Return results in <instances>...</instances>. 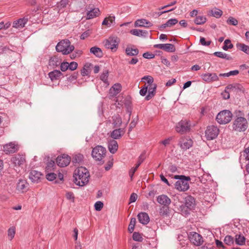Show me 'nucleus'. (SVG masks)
Returning <instances> with one entry per match:
<instances>
[{
	"label": "nucleus",
	"mask_w": 249,
	"mask_h": 249,
	"mask_svg": "<svg viewBox=\"0 0 249 249\" xmlns=\"http://www.w3.org/2000/svg\"><path fill=\"white\" fill-rule=\"evenodd\" d=\"M74 182L79 186H83L89 181V173L85 167L83 166L77 168L73 174Z\"/></svg>",
	"instance_id": "1"
},
{
	"label": "nucleus",
	"mask_w": 249,
	"mask_h": 249,
	"mask_svg": "<svg viewBox=\"0 0 249 249\" xmlns=\"http://www.w3.org/2000/svg\"><path fill=\"white\" fill-rule=\"evenodd\" d=\"M174 178L178 179L175 183V188L179 191L185 192L189 188L188 181L190 180L189 177L183 175H176Z\"/></svg>",
	"instance_id": "2"
},
{
	"label": "nucleus",
	"mask_w": 249,
	"mask_h": 249,
	"mask_svg": "<svg viewBox=\"0 0 249 249\" xmlns=\"http://www.w3.org/2000/svg\"><path fill=\"white\" fill-rule=\"evenodd\" d=\"M106 149L101 145H97L93 148L91 156L93 159L97 161H99L100 164H103L104 160L103 159L106 155Z\"/></svg>",
	"instance_id": "3"
},
{
	"label": "nucleus",
	"mask_w": 249,
	"mask_h": 249,
	"mask_svg": "<svg viewBox=\"0 0 249 249\" xmlns=\"http://www.w3.org/2000/svg\"><path fill=\"white\" fill-rule=\"evenodd\" d=\"M55 49L58 52H61L63 54H68L74 50V47L71 45V42L68 39H65L58 42Z\"/></svg>",
	"instance_id": "4"
},
{
	"label": "nucleus",
	"mask_w": 249,
	"mask_h": 249,
	"mask_svg": "<svg viewBox=\"0 0 249 249\" xmlns=\"http://www.w3.org/2000/svg\"><path fill=\"white\" fill-rule=\"evenodd\" d=\"M248 127V123L245 117H239L236 118L233 123L232 127L234 130L243 132Z\"/></svg>",
	"instance_id": "5"
},
{
	"label": "nucleus",
	"mask_w": 249,
	"mask_h": 249,
	"mask_svg": "<svg viewBox=\"0 0 249 249\" xmlns=\"http://www.w3.org/2000/svg\"><path fill=\"white\" fill-rule=\"evenodd\" d=\"M233 116L232 113L229 110H224L217 115L216 120L220 124H226L229 123Z\"/></svg>",
	"instance_id": "6"
},
{
	"label": "nucleus",
	"mask_w": 249,
	"mask_h": 249,
	"mask_svg": "<svg viewBox=\"0 0 249 249\" xmlns=\"http://www.w3.org/2000/svg\"><path fill=\"white\" fill-rule=\"evenodd\" d=\"M219 129L214 125L207 126L205 130V137L208 140L215 139L219 134Z\"/></svg>",
	"instance_id": "7"
},
{
	"label": "nucleus",
	"mask_w": 249,
	"mask_h": 249,
	"mask_svg": "<svg viewBox=\"0 0 249 249\" xmlns=\"http://www.w3.org/2000/svg\"><path fill=\"white\" fill-rule=\"evenodd\" d=\"M190 122L186 120H182L177 124L176 131L179 133L183 134L189 131L190 129Z\"/></svg>",
	"instance_id": "8"
},
{
	"label": "nucleus",
	"mask_w": 249,
	"mask_h": 249,
	"mask_svg": "<svg viewBox=\"0 0 249 249\" xmlns=\"http://www.w3.org/2000/svg\"><path fill=\"white\" fill-rule=\"evenodd\" d=\"M242 86L237 83L231 84L227 86L223 92L221 93V95L223 99H228L230 98V90H241L242 89Z\"/></svg>",
	"instance_id": "9"
},
{
	"label": "nucleus",
	"mask_w": 249,
	"mask_h": 249,
	"mask_svg": "<svg viewBox=\"0 0 249 249\" xmlns=\"http://www.w3.org/2000/svg\"><path fill=\"white\" fill-rule=\"evenodd\" d=\"M119 39L116 36L110 37L106 40L105 46L107 49H110L112 51H116L118 46Z\"/></svg>",
	"instance_id": "10"
},
{
	"label": "nucleus",
	"mask_w": 249,
	"mask_h": 249,
	"mask_svg": "<svg viewBox=\"0 0 249 249\" xmlns=\"http://www.w3.org/2000/svg\"><path fill=\"white\" fill-rule=\"evenodd\" d=\"M189 238L191 242L196 246H200L203 242L201 235L196 232H190Z\"/></svg>",
	"instance_id": "11"
},
{
	"label": "nucleus",
	"mask_w": 249,
	"mask_h": 249,
	"mask_svg": "<svg viewBox=\"0 0 249 249\" xmlns=\"http://www.w3.org/2000/svg\"><path fill=\"white\" fill-rule=\"evenodd\" d=\"M71 160V158L69 156L63 154L57 157L56 163L59 166L65 167L70 164Z\"/></svg>",
	"instance_id": "12"
},
{
	"label": "nucleus",
	"mask_w": 249,
	"mask_h": 249,
	"mask_svg": "<svg viewBox=\"0 0 249 249\" xmlns=\"http://www.w3.org/2000/svg\"><path fill=\"white\" fill-rule=\"evenodd\" d=\"M178 145L182 150H186L192 146L193 141L190 139L182 137L179 140Z\"/></svg>",
	"instance_id": "13"
},
{
	"label": "nucleus",
	"mask_w": 249,
	"mask_h": 249,
	"mask_svg": "<svg viewBox=\"0 0 249 249\" xmlns=\"http://www.w3.org/2000/svg\"><path fill=\"white\" fill-rule=\"evenodd\" d=\"M155 48L160 49L167 52L173 53L176 50L174 45L172 44H158L154 45Z\"/></svg>",
	"instance_id": "14"
},
{
	"label": "nucleus",
	"mask_w": 249,
	"mask_h": 249,
	"mask_svg": "<svg viewBox=\"0 0 249 249\" xmlns=\"http://www.w3.org/2000/svg\"><path fill=\"white\" fill-rule=\"evenodd\" d=\"M239 73V71L238 70H234L232 71H230L227 73H220L218 76L215 73H208L205 75V76H208L210 78H218V76L220 77H229L230 76H235Z\"/></svg>",
	"instance_id": "15"
},
{
	"label": "nucleus",
	"mask_w": 249,
	"mask_h": 249,
	"mask_svg": "<svg viewBox=\"0 0 249 249\" xmlns=\"http://www.w3.org/2000/svg\"><path fill=\"white\" fill-rule=\"evenodd\" d=\"M11 161L15 166H20L25 161V156L20 154L15 155L11 159Z\"/></svg>",
	"instance_id": "16"
},
{
	"label": "nucleus",
	"mask_w": 249,
	"mask_h": 249,
	"mask_svg": "<svg viewBox=\"0 0 249 249\" xmlns=\"http://www.w3.org/2000/svg\"><path fill=\"white\" fill-rule=\"evenodd\" d=\"M18 150V146L14 143L10 142L3 146V151L6 154L14 153Z\"/></svg>",
	"instance_id": "17"
},
{
	"label": "nucleus",
	"mask_w": 249,
	"mask_h": 249,
	"mask_svg": "<svg viewBox=\"0 0 249 249\" xmlns=\"http://www.w3.org/2000/svg\"><path fill=\"white\" fill-rule=\"evenodd\" d=\"M125 133L124 128H118L113 130L110 134V137L113 139L121 138Z\"/></svg>",
	"instance_id": "18"
},
{
	"label": "nucleus",
	"mask_w": 249,
	"mask_h": 249,
	"mask_svg": "<svg viewBox=\"0 0 249 249\" xmlns=\"http://www.w3.org/2000/svg\"><path fill=\"white\" fill-rule=\"evenodd\" d=\"M146 87H147L148 94L145 97V100L148 101L155 95L157 85L154 84L149 86H146Z\"/></svg>",
	"instance_id": "19"
},
{
	"label": "nucleus",
	"mask_w": 249,
	"mask_h": 249,
	"mask_svg": "<svg viewBox=\"0 0 249 249\" xmlns=\"http://www.w3.org/2000/svg\"><path fill=\"white\" fill-rule=\"evenodd\" d=\"M157 201L163 206H168L170 204L171 199L165 195H161L158 196Z\"/></svg>",
	"instance_id": "20"
},
{
	"label": "nucleus",
	"mask_w": 249,
	"mask_h": 249,
	"mask_svg": "<svg viewBox=\"0 0 249 249\" xmlns=\"http://www.w3.org/2000/svg\"><path fill=\"white\" fill-rule=\"evenodd\" d=\"M185 205L190 210L193 209L195 207V199L191 196H187L185 198Z\"/></svg>",
	"instance_id": "21"
},
{
	"label": "nucleus",
	"mask_w": 249,
	"mask_h": 249,
	"mask_svg": "<svg viewBox=\"0 0 249 249\" xmlns=\"http://www.w3.org/2000/svg\"><path fill=\"white\" fill-rule=\"evenodd\" d=\"M108 148L111 153H115L118 148V144L117 141L113 139L109 140L108 141Z\"/></svg>",
	"instance_id": "22"
},
{
	"label": "nucleus",
	"mask_w": 249,
	"mask_h": 249,
	"mask_svg": "<svg viewBox=\"0 0 249 249\" xmlns=\"http://www.w3.org/2000/svg\"><path fill=\"white\" fill-rule=\"evenodd\" d=\"M145 159L144 155H141L138 159V160L137 161V163L136 165V166L135 167H133L131 168L129 172V176L130 178H133V176L135 173V172L136 171L138 167L140 166V165L142 164V163L144 161Z\"/></svg>",
	"instance_id": "23"
},
{
	"label": "nucleus",
	"mask_w": 249,
	"mask_h": 249,
	"mask_svg": "<svg viewBox=\"0 0 249 249\" xmlns=\"http://www.w3.org/2000/svg\"><path fill=\"white\" fill-rule=\"evenodd\" d=\"M93 65L90 63H86L82 69L81 73L82 76H88L92 70Z\"/></svg>",
	"instance_id": "24"
},
{
	"label": "nucleus",
	"mask_w": 249,
	"mask_h": 249,
	"mask_svg": "<svg viewBox=\"0 0 249 249\" xmlns=\"http://www.w3.org/2000/svg\"><path fill=\"white\" fill-rule=\"evenodd\" d=\"M138 218L140 223L143 225H146L149 222L148 214L145 212H141L138 214Z\"/></svg>",
	"instance_id": "25"
},
{
	"label": "nucleus",
	"mask_w": 249,
	"mask_h": 249,
	"mask_svg": "<svg viewBox=\"0 0 249 249\" xmlns=\"http://www.w3.org/2000/svg\"><path fill=\"white\" fill-rule=\"evenodd\" d=\"M28 21V18H23L15 21L13 23V27L15 28H22L24 27Z\"/></svg>",
	"instance_id": "26"
},
{
	"label": "nucleus",
	"mask_w": 249,
	"mask_h": 249,
	"mask_svg": "<svg viewBox=\"0 0 249 249\" xmlns=\"http://www.w3.org/2000/svg\"><path fill=\"white\" fill-rule=\"evenodd\" d=\"M152 23L145 19L137 20L134 23L135 27H150L152 26Z\"/></svg>",
	"instance_id": "27"
},
{
	"label": "nucleus",
	"mask_w": 249,
	"mask_h": 249,
	"mask_svg": "<svg viewBox=\"0 0 249 249\" xmlns=\"http://www.w3.org/2000/svg\"><path fill=\"white\" fill-rule=\"evenodd\" d=\"M121 89V85L119 83H116L110 89L109 93L112 96H114L120 92Z\"/></svg>",
	"instance_id": "28"
},
{
	"label": "nucleus",
	"mask_w": 249,
	"mask_h": 249,
	"mask_svg": "<svg viewBox=\"0 0 249 249\" xmlns=\"http://www.w3.org/2000/svg\"><path fill=\"white\" fill-rule=\"evenodd\" d=\"M62 60L57 56L51 57L49 61V65L53 67H56L61 63Z\"/></svg>",
	"instance_id": "29"
},
{
	"label": "nucleus",
	"mask_w": 249,
	"mask_h": 249,
	"mask_svg": "<svg viewBox=\"0 0 249 249\" xmlns=\"http://www.w3.org/2000/svg\"><path fill=\"white\" fill-rule=\"evenodd\" d=\"M41 174L40 172L36 170H32L29 174V178L32 182H37L40 179Z\"/></svg>",
	"instance_id": "30"
},
{
	"label": "nucleus",
	"mask_w": 249,
	"mask_h": 249,
	"mask_svg": "<svg viewBox=\"0 0 249 249\" xmlns=\"http://www.w3.org/2000/svg\"><path fill=\"white\" fill-rule=\"evenodd\" d=\"M130 32L132 35L137 36L146 37L148 35V33L147 31L140 29H132Z\"/></svg>",
	"instance_id": "31"
},
{
	"label": "nucleus",
	"mask_w": 249,
	"mask_h": 249,
	"mask_svg": "<svg viewBox=\"0 0 249 249\" xmlns=\"http://www.w3.org/2000/svg\"><path fill=\"white\" fill-rule=\"evenodd\" d=\"M112 124L114 127H119L122 124V118L119 114L112 116Z\"/></svg>",
	"instance_id": "32"
},
{
	"label": "nucleus",
	"mask_w": 249,
	"mask_h": 249,
	"mask_svg": "<svg viewBox=\"0 0 249 249\" xmlns=\"http://www.w3.org/2000/svg\"><path fill=\"white\" fill-rule=\"evenodd\" d=\"M90 53L99 58L102 57L103 55V53L102 50L100 48L96 46L91 47L90 49Z\"/></svg>",
	"instance_id": "33"
},
{
	"label": "nucleus",
	"mask_w": 249,
	"mask_h": 249,
	"mask_svg": "<svg viewBox=\"0 0 249 249\" xmlns=\"http://www.w3.org/2000/svg\"><path fill=\"white\" fill-rule=\"evenodd\" d=\"M100 14L99 9L97 8H93L89 11L87 14V18L91 19L93 18Z\"/></svg>",
	"instance_id": "34"
},
{
	"label": "nucleus",
	"mask_w": 249,
	"mask_h": 249,
	"mask_svg": "<svg viewBox=\"0 0 249 249\" xmlns=\"http://www.w3.org/2000/svg\"><path fill=\"white\" fill-rule=\"evenodd\" d=\"M115 18L114 16H109L106 18L102 22V25H107V27H110L111 25H114L115 22Z\"/></svg>",
	"instance_id": "35"
},
{
	"label": "nucleus",
	"mask_w": 249,
	"mask_h": 249,
	"mask_svg": "<svg viewBox=\"0 0 249 249\" xmlns=\"http://www.w3.org/2000/svg\"><path fill=\"white\" fill-rule=\"evenodd\" d=\"M234 241L236 245L243 246L245 244L246 238L241 234H236L235 236Z\"/></svg>",
	"instance_id": "36"
},
{
	"label": "nucleus",
	"mask_w": 249,
	"mask_h": 249,
	"mask_svg": "<svg viewBox=\"0 0 249 249\" xmlns=\"http://www.w3.org/2000/svg\"><path fill=\"white\" fill-rule=\"evenodd\" d=\"M213 55L218 57L223 58L227 60H230L232 59V57L230 55L223 53L222 52H216L213 53Z\"/></svg>",
	"instance_id": "37"
},
{
	"label": "nucleus",
	"mask_w": 249,
	"mask_h": 249,
	"mask_svg": "<svg viewBox=\"0 0 249 249\" xmlns=\"http://www.w3.org/2000/svg\"><path fill=\"white\" fill-rule=\"evenodd\" d=\"M209 12L210 15L211 16L214 17L216 18H219L223 14L222 10L216 8L211 10Z\"/></svg>",
	"instance_id": "38"
},
{
	"label": "nucleus",
	"mask_w": 249,
	"mask_h": 249,
	"mask_svg": "<svg viewBox=\"0 0 249 249\" xmlns=\"http://www.w3.org/2000/svg\"><path fill=\"white\" fill-rule=\"evenodd\" d=\"M236 47L240 51L249 55V46L244 43H238L236 44Z\"/></svg>",
	"instance_id": "39"
},
{
	"label": "nucleus",
	"mask_w": 249,
	"mask_h": 249,
	"mask_svg": "<svg viewBox=\"0 0 249 249\" xmlns=\"http://www.w3.org/2000/svg\"><path fill=\"white\" fill-rule=\"evenodd\" d=\"M207 21V18L203 16H196L194 19V22L196 25H202L204 24Z\"/></svg>",
	"instance_id": "40"
},
{
	"label": "nucleus",
	"mask_w": 249,
	"mask_h": 249,
	"mask_svg": "<svg viewBox=\"0 0 249 249\" xmlns=\"http://www.w3.org/2000/svg\"><path fill=\"white\" fill-rule=\"evenodd\" d=\"M125 53L127 55L135 56L139 53V50L138 49H133L132 48L127 47L125 49Z\"/></svg>",
	"instance_id": "41"
},
{
	"label": "nucleus",
	"mask_w": 249,
	"mask_h": 249,
	"mask_svg": "<svg viewBox=\"0 0 249 249\" xmlns=\"http://www.w3.org/2000/svg\"><path fill=\"white\" fill-rule=\"evenodd\" d=\"M159 213L160 215L162 217L168 216L169 213V209L168 206H162L160 209Z\"/></svg>",
	"instance_id": "42"
},
{
	"label": "nucleus",
	"mask_w": 249,
	"mask_h": 249,
	"mask_svg": "<svg viewBox=\"0 0 249 249\" xmlns=\"http://www.w3.org/2000/svg\"><path fill=\"white\" fill-rule=\"evenodd\" d=\"M27 187V182L25 180L19 179L17 185V189L18 191H23Z\"/></svg>",
	"instance_id": "43"
},
{
	"label": "nucleus",
	"mask_w": 249,
	"mask_h": 249,
	"mask_svg": "<svg viewBox=\"0 0 249 249\" xmlns=\"http://www.w3.org/2000/svg\"><path fill=\"white\" fill-rule=\"evenodd\" d=\"M83 155L81 154L75 155L72 160V162L73 163H80L83 160Z\"/></svg>",
	"instance_id": "44"
},
{
	"label": "nucleus",
	"mask_w": 249,
	"mask_h": 249,
	"mask_svg": "<svg viewBox=\"0 0 249 249\" xmlns=\"http://www.w3.org/2000/svg\"><path fill=\"white\" fill-rule=\"evenodd\" d=\"M224 243L228 246H231L233 245L234 238L231 235H226L224 239Z\"/></svg>",
	"instance_id": "45"
},
{
	"label": "nucleus",
	"mask_w": 249,
	"mask_h": 249,
	"mask_svg": "<svg viewBox=\"0 0 249 249\" xmlns=\"http://www.w3.org/2000/svg\"><path fill=\"white\" fill-rule=\"evenodd\" d=\"M233 47V44L231 43V41L230 39H226L224 42V45L222 47V49L227 51L229 49H231Z\"/></svg>",
	"instance_id": "46"
},
{
	"label": "nucleus",
	"mask_w": 249,
	"mask_h": 249,
	"mask_svg": "<svg viewBox=\"0 0 249 249\" xmlns=\"http://www.w3.org/2000/svg\"><path fill=\"white\" fill-rule=\"evenodd\" d=\"M62 73L58 70H54L49 73V78H58L61 76Z\"/></svg>",
	"instance_id": "47"
},
{
	"label": "nucleus",
	"mask_w": 249,
	"mask_h": 249,
	"mask_svg": "<svg viewBox=\"0 0 249 249\" xmlns=\"http://www.w3.org/2000/svg\"><path fill=\"white\" fill-rule=\"evenodd\" d=\"M136 220L135 218H132L130 220L129 225L128 226V230L129 232L132 233L135 228Z\"/></svg>",
	"instance_id": "48"
},
{
	"label": "nucleus",
	"mask_w": 249,
	"mask_h": 249,
	"mask_svg": "<svg viewBox=\"0 0 249 249\" xmlns=\"http://www.w3.org/2000/svg\"><path fill=\"white\" fill-rule=\"evenodd\" d=\"M16 232V229L14 227L10 228L8 230V236L10 240H12L14 237Z\"/></svg>",
	"instance_id": "49"
},
{
	"label": "nucleus",
	"mask_w": 249,
	"mask_h": 249,
	"mask_svg": "<svg viewBox=\"0 0 249 249\" xmlns=\"http://www.w3.org/2000/svg\"><path fill=\"white\" fill-rule=\"evenodd\" d=\"M126 109L132 107V101L130 97L125 98L123 102Z\"/></svg>",
	"instance_id": "50"
},
{
	"label": "nucleus",
	"mask_w": 249,
	"mask_h": 249,
	"mask_svg": "<svg viewBox=\"0 0 249 249\" xmlns=\"http://www.w3.org/2000/svg\"><path fill=\"white\" fill-rule=\"evenodd\" d=\"M133 239L135 241L141 242L143 238L141 234L137 232H134L132 235Z\"/></svg>",
	"instance_id": "51"
},
{
	"label": "nucleus",
	"mask_w": 249,
	"mask_h": 249,
	"mask_svg": "<svg viewBox=\"0 0 249 249\" xmlns=\"http://www.w3.org/2000/svg\"><path fill=\"white\" fill-rule=\"evenodd\" d=\"M178 22V20L177 18H171L167 20L166 22V25L167 27H170L173 25H175Z\"/></svg>",
	"instance_id": "52"
},
{
	"label": "nucleus",
	"mask_w": 249,
	"mask_h": 249,
	"mask_svg": "<svg viewBox=\"0 0 249 249\" xmlns=\"http://www.w3.org/2000/svg\"><path fill=\"white\" fill-rule=\"evenodd\" d=\"M137 120H138L137 118H134L132 120V121L131 122V123L129 124V128H128V133L131 132L132 130V129L134 127H135L137 124Z\"/></svg>",
	"instance_id": "53"
},
{
	"label": "nucleus",
	"mask_w": 249,
	"mask_h": 249,
	"mask_svg": "<svg viewBox=\"0 0 249 249\" xmlns=\"http://www.w3.org/2000/svg\"><path fill=\"white\" fill-rule=\"evenodd\" d=\"M228 24L235 26L238 24V20L235 18L230 17L227 20Z\"/></svg>",
	"instance_id": "54"
},
{
	"label": "nucleus",
	"mask_w": 249,
	"mask_h": 249,
	"mask_svg": "<svg viewBox=\"0 0 249 249\" xmlns=\"http://www.w3.org/2000/svg\"><path fill=\"white\" fill-rule=\"evenodd\" d=\"M104 206V204L100 201H97L94 204L95 210L97 211H100Z\"/></svg>",
	"instance_id": "55"
},
{
	"label": "nucleus",
	"mask_w": 249,
	"mask_h": 249,
	"mask_svg": "<svg viewBox=\"0 0 249 249\" xmlns=\"http://www.w3.org/2000/svg\"><path fill=\"white\" fill-rule=\"evenodd\" d=\"M55 166V162L53 160H51L47 163L46 167V170L48 172L51 171L52 169H53V167Z\"/></svg>",
	"instance_id": "56"
},
{
	"label": "nucleus",
	"mask_w": 249,
	"mask_h": 249,
	"mask_svg": "<svg viewBox=\"0 0 249 249\" xmlns=\"http://www.w3.org/2000/svg\"><path fill=\"white\" fill-rule=\"evenodd\" d=\"M200 43L203 46H208L211 43V41H206L205 38L203 37H200Z\"/></svg>",
	"instance_id": "57"
},
{
	"label": "nucleus",
	"mask_w": 249,
	"mask_h": 249,
	"mask_svg": "<svg viewBox=\"0 0 249 249\" xmlns=\"http://www.w3.org/2000/svg\"><path fill=\"white\" fill-rule=\"evenodd\" d=\"M56 178V175L53 173H49L46 175V178L49 181H53Z\"/></svg>",
	"instance_id": "58"
},
{
	"label": "nucleus",
	"mask_w": 249,
	"mask_h": 249,
	"mask_svg": "<svg viewBox=\"0 0 249 249\" xmlns=\"http://www.w3.org/2000/svg\"><path fill=\"white\" fill-rule=\"evenodd\" d=\"M172 140V137H169L162 141H160V143L163 145L165 147L169 145L171 142V141Z\"/></svg>",
	"instance_id": "59"
},
{
	"label": "nucleus",
	"mask_w": 249,
	"mask_h": 249,
	"mask_svg": "<svg viewBox=\"0 0 249 249\" xmlns=\"http://www.w3.org/2000/svg\"><path fill=\"white\" fill-rule=\"evenodd\" d=\"M69 63L68 62H63L60 63V69L62 71H65L69 69Z\"/></svg>",
	"instance_id": "60"
},
{
	"label": "nucleus",
	"mask_w": 249,
	"mask_h": 249,
	"mask_svg": "<svg viewBox=\"0 0 249 249\" xmlns=\"http://www.w3.org/2000/svg\"><path fill=\"white\" fill-rule=\"evenodd\" d=\"M109 70L107 68H105L101 74L100 78H107L108 76Z\"/></svg>",
	"instance_id": "61"
},
{
	"label": "nucleus",
	"mask_w": 249,
	"mask_h": 249,
	"mask_svg": "<svg viewBox=\"0 0 249 249\" xmlns=\"http://www.w3.org/2000/svg\"><path fill=\"white\" fill-rule=\"evenodd\" d=\"M78 64L75 62H71L69 64V69L71 71H74L77 68Z\"/></svg>",
	"instance_id": "62"
},
{
	"label": "nucleus",
	"mask_w": 249,
	"mask_h": 249,
	"mask_svg": "<svg viewBox=\"0 0 249 249\" xmlns=\"http://www.w3.org/2000/svg\"><path fill=\"white\" fill-rule=\"evenodd\" d=\"M147 91H148L147 87H146V85H144L140 89L139 93L141 96H144L146 95Z\"/></svg>",
	"instance_id": "63"
},
{
	"label": "nucleus",
	"mask_w": 249,
	"mask_h": 249,
	"mask_svg": "<svg viewBox=\"0 0 249 249\" xmlns=\"http://www.w3.org/2000/svg\"><path fill=\"white\" fill-rule=\"evenodd\" d=\"M243 156L246 160H249V147L245 148L244 150Z\"/></svg>",
	"instance_id": "64"
}]
</instances>
